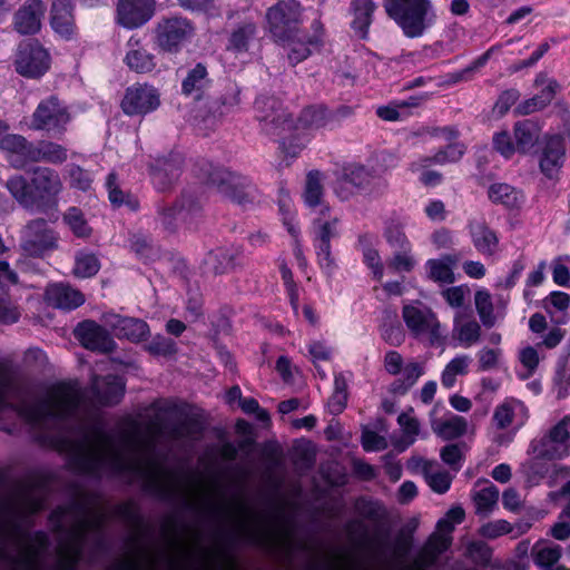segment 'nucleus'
I'll use <instances>...</instances> for the list:
<instances>
[{
  "label": "nucleus",
  "mask_w": 570,
  "mask_h": 570,
  "mask_svg": "<svg viewBox=\"0 0 570 570\" xmlns=\"http://www.w3.org/2000/svg\"><path fill=\"white\" fill-rule=\"evenodd\" d=\"M156 433L154 424L142 425L128 420L121 423L116 435H110L94 420L82 423L73 438H61L57 443L59 450L68 453L85 473L128 472L165 497L177 492L180 481L155 456Z\"/></svg>",
  "instance_id": "1"
},
{
  "label": "nucleus",
  "mask_w": 570,
  "mask_h": 570,
  "mask_svg": "<svg viewBox=\"0 0 570 570\" xmlns=\"http://www.w3.org/2000/svg\"><path fill=\"white\" fill-rule=\"evenodd\" d=\"M104 522V515L96 510L78 512L65 541L58 551L55 570H73L80 559L88 532L97 531ZM46 546V535L37 533L32 538L18 528L4 525L0 532V560L11 570H43L40 556Z\"/></svg>",
  "instance_id": "2"
},
{
  "label": "nucleus",
  "mask_w": 570,
  "mask_h": 570,
  "mask_svg": "<svg viewBox=\"0 0 570 570\" xmlns=\"http://www.w3.org/2000/svg\"><path fill=\"white\" fill-rule=\"evenodd\" d=\"M6 188L23 208L46 212L57 208L63 183L57 170L36 167L29 180L19 174L9 177Z\"/></svg>",
  "instance_id": "3"
},
{
  "label": "nucleus",
  "mask_w": 570,
  "mask_h": 570,
  "mask_svg": "<svg viewBox=\"0 0 570 570\" xmlns=\"http://www.w3.org/2000/svg\"><path fill=\"white\" fill-rule=\"evenodd\" d=\"M11 409L37 428L51 426V389L42 399L22 395L12 375L0 366V413Z\"/></svg>",
  "instance_id": "4"
},
{
  "label": "nucleus",
  "mask_w": 570,
  "mask_h": 570,
  "mask_svg": "<svg viewBox=\"0 0 570 570\" xmlns=\"http://www.w3.org/2000/svg\"><path fill=\"white\" fill-rule=\"evenodd\" d=\"M384 7L410 38L422 36L432 21L429 0H384Z\"/></svg>",
  "instance_id": "5"
},
{
  "label": "nucleus",
  "mask_w": 570,
  "mask_h": 570,
  "mask_svg": "<svg viewBox=\"0 0 570 570\" xmlns=\"http://www.w3.org/2000/svg\"><path fill=\"white\" fill-rule=\"evenodd\" d=\"M303 9L295 0H281L266 11L267 30L276 42L296 38L302 23Z\"/></svg>",
  "instance_id": "6"
},
{
  "label": "nucleus",
  "mask_w": 570,
  "mask_h": 570,
  "mask_svg": "<svg viewBox=\"0 0 570 570\" xmlns=\"http://www.w3.org/2000/svg\"><path fill=\"white\" fill-rule=\"evenodd\" d=\"M71 120L68 106L56 96L41 100L32 112L27 126L35 131H47L60 136Z\"/></svg>",
  "instance_id": "7"
},
{
  "label": "nucleus",
  "mask_w": 570,
  "mask_h": 570,
  "mask_svg": "<svg viewBox=\"0 0 570 570\" xmlns=\"http://www.w3.org/2000/svg\"><path fill=\"white\" fill-rule=\"evenodd\" d=\"M529 454L546 460H562L570 455V415H566L542 436L531 441Z\"/></svg>",
  "instance_id": "8"
},
{
  "label": "nucleus",
  "mask_w": 570,
  "mask_h": 570,
  "mask_svg": "<svg viewBox=\"0 0 570 570\" xmlns=\"http://www.w3.org/2000/svg\"><path fill=\"white\" fill-rule=\"evenodd\" d=\"M59 235L43 218L29 220L21 229L20 247L31 257H43L58 248Z\"/></svg>",
  "instance_id": "9"
},
{
  "label": "nucleus",
  "mask_w": 570,
  "mask_h": 570,
  "mask_svg": "<svg viewBox=\"0 0 570 570\" xmlns=\"http://www.w3.org/2000/svg\"><path fill=\"white\" fill-rule=\"evenodd\" d=\"M402 316L414 337L425 338L431 345L444 342V328L432 309L406 305L403 307Z\"/></svg>",
  "instance_id": "10"
},
{
  "label": "nucleus",
  "mask_w": 570,
  "mask_h": 570,
  "mask_svg": "<svg viewBox=\"0 0 570 570\" xmlns=\"http://www.w3.org/2000/svg\"><path fill=\"white\" fill-rule=\"evenodd\" d=\"M16 70L23 77H41L50 66L49 53L33 40L20 43L16 60Z\"/></svg>",
  "instance_id": "11"
},
{
  "label": "nucleus",
  "mask_w": 570,
  "mask_h": 570,
  "mask_svg": "<svg viewBox=\"0 0 570 570\" xmlns=\"http://www.w3.org/2000/svg\"><path fill=\"white\" fill-rule=\"evenodd\" d=\"M533 87L538 90L537 94L515 107L518 115L525 116L542 111L552 104L561 90L560 82L547 72H539L535 76Z\"/></svg>",
  "instance_id": "12"
},
{
  "label": "nucleus",
  "mask_w": 570,
  "mask_h": 570,
  "mask_svg": "<svg viewBox=\"0 0 570 570\" xmlns=\"http://www.w3.org/2000/svg\"><path fill=\"white\" fill-rule=\"evenodd\" d=\"M159 105L158 90L148 83H135L127 88L121 100V109L128 116L149 114Z\"/></svg>",
  "instance_id": "13"
},
{
  "label": "nucleus",
  "mask_w": 570,
  "mask_h": 570,
  "mask_svg": "<svg viewBox=\"0 0 570 570\" xmlns=\"http://www.w3.org/2000/svg\"><path fill=\"white\" fill-rule=\"evenodd\" d=\"M212 181L222 195L239 205L253 200L254 187L247 178L240 175L219 169L213 174Z\"/></svg>",
  "instance_id": "14"
},
{
  "label": "nucleus",
  "mask_w": 570,
  "mask_h": 570,
  "mask_svg": "<svg viewBox=\"0 0 570 570\" xmlns=\"http://www.w3.org/2000/svg\"><path fill=\"white\" fill-rule=\"evenodd\" d=\"M194 27L187 19L168 18L158 23L156 39L158 46L166 51H175L194 35Z\"/></svg>",
  "instance_id": "15"
},
{
  "label": "nucleus",
  "mask_w": 570,
  "mask_h": 570,
  "mask_svg": "<svg viewBox=\"0 0 570 570\" xmlns=\"http://www.w3.org/2000/svg\"><path fill=\"white\" fill-rule=\"evenodd\" d=\"M570 139V131L567 135H553L546 139L539 158L540 171L548 179H558L566 161L564 140Z\"/></svg>",
  "instance_id": "16"
},
{
  "label": "nucleus",
  "mask_w": 570,
  "mask_h": 570,
  "mask_svg": "<svg viewBox=\"0 0 570 570\" xmlns=\"http://www.w3.org/2000/svg\"><path fill=\"white\" fill-rule=\"evenodd\" d=\"M529 417L527 406L514 397L504 399L499 403L492 415L493 424L499 430H519Z\"/></svg>",
  "instance_id": "17"
},
{
  "label": "nucleus",
  "mask_w": 570,
  "mask_h": 570,
  "mask_svg": "<svg viewBox=\"0 0 570 570\" xmlns=\"http://www.w3.org/2000/svg\"><path fill=\"white\" fill-rule=\"evenodd\" d=\"M453 527L449 520H440L436 525V531L430 537L428 543L422 552L415 560V566L419 570H424L431 566L451 544V532Z\"/></svg>",
  "instance_id": "18"
},
{
  "label": "nucleus",
  "mask_w": 570,
  "mask_h": 570,
  "mask_svg": "<svg viewBox=\"0 0 570 570\" xmlns=\"http://www.w3.org/2000/svg\"><path fill=\"white\" fill-rule=\"evenodd\" d=\"M154 14V0H119L117 21L125 28H138Z\"/></svg>",
  "instance_id": "19"
},
{
  "label": "nucleus",
  "mask_w": 570,
  "mask_h": 570,
  "mask_svg": "<svg viewBox=\"0 0 570 570\" xmlns=\"http://www.w3.org/2000/svg\"><path fill=\"white\" fill-rule=\"evenodd\" d=\"M255 107L262 115L258 117L264 122V129L268 135H282L292 127V120L281 110L277 101L273 98H259Z\"/></svg>",
  "instance_id": "20"
},
{
  "label": "nucleus",
  "mask_w": 570,
  "mask_h": 570,
  "mask_svg": "<svg viewBox=\"0 0 570 570\" xmlns=\"http://www.w3.org/2000/svg\"><path fill=\"white\" fill-rule=\"evenodd\" d=\"M0 148L7 153L8 161L17 169L35 160L36 144L17 134H7L0 140Z\"/></svg>",
  "instance_id": "21"
},
{
  "label": "nucleus",
  "mask_w": 570,
  "mask_h": 570,
  "mask_svg": "<svg viewBox=\"0 0 570 570\" xmlns=\"http://www.w3.org/2000/svg\"><path fill=\"white\" fill-rule=\"evenodd\" d=\"M438 407L434 406L430 413V424L433 433L443 440H454L463 436L469 431V423L465 417L452 412L444 413L438 417Z\"/></svg>",
  "instance_id": "22"
},
{
  "label": "nucleus",
  "mask_w": 570,
  "mask_h": 570,
  "mask_svg": "<svg viewBox=\"0 0 570 570\" xmlns=\"http://www.w3.org/2000/svg\"><path fill=\"white\" fill-rule=\"evenodd\" d=\"M76 337L88 350L109 352L114 350L115 342L100 325L92 321L80 323L75 330Z\"/></svg>",
  "instance_id": "23"
},
{
  "label": "nucleus",
  "mask_w": 570,
  "mask_h": 570,
  "mask_svg": "<svg viewBox=\"0 0 570 570\" xmlns=\"http://www.w3.org/2000/svg\"><path fill=\"white\" fill-rule=\"evenodd\" d=\"M46 6L41 0H27L14 14V28L21 35H32L40 30Z\"/></svg>",
  "instance_id": "24"
},
{
  "label": "nucleus",
  "mask_w": 570,
  "mask_h": 570,
  "mask_svg": "<svg viewBox=\"0 0 570 570\" xmlns=\"http://www.w3.org/2000/svg\"><path fill=\"white\" fill-rule=\"evenodd\" d=\"M126 48L127 51L124 62L131 71L149 73L156 68L155 56L146 49L138 37H130L126 43Z\"/></svg>",
  "instance_id": "25"
},
{
  "label": "nucleus",
  "mask_w": 570,
  "mask_h": 570,
  "mask_svg": "<svg viewBox=\"0 0 570 570\" xmlns=\"http://www.w3.org/2000/svg\"><path fill=\"white\" fill-rule=\"evenodd\" d=\"M313 214L314 244H331V239L338 236V216L328 206H323Z\"/></svg>",
  "instance_id": "26"
},
{
  "label": "nucleus",
  "mask_w": 570,
  "mask_h": 570,
  "mask_svg": "<svg viewBox=\"0 0 570 570\" xmlns=\"http://www.w3.org/2000/svg\"><path fill=\"white\" fill-rule=\"evenodd\" d=\"M45 298L48 305L61 309H73L85 302V297L79 291L66 284L49 285Z\"/></svg>",
  "instance_id": "27"
},
{
  "label": "nucleus",
  "mask_w": 570,
  "mask_h": 570,
  "mask_svg": "<svg viewBox=\"0 0 570 570\" xmlns=\"http://www.w3.org/2000/svg\"><path fill=\"white\" fill-rule=\"evenodd\" d=\"M180 171L181 161L178 157L158 158L150 168L153 183L159 190H165L175 183Z\"/></svg>",
  "instance_id": "28"
},
{
  "label": "nucleus",
  "mask_w": 570,
  "mask_h": 570,
  "mask_svg": "<svg viewBox=\"0 0 570 570\" xmlns=\"http://www.w3.org/2000/svg\"><path fill=\"white\" fill-rule=\"evenodd\" d=\"M51 27L63 39H71L77 31L70 0H55L51 9Z\"/></svg>",
  "instance_id": "29"
},
{
  "label": "nucleus",
  "mask_w": 570,
  "mask_h": 570,
  "mask_svg": "<svg viewBox=\"0 0 570 570\" xmlns=\"http://www.w3.org/2000/svg\"><path fill=\"white\" fill-rule=\"evenodd\" d=\"M314 35L305 41H295L293 38L289 43L288 60L292 65H297L307 59L313 51L320 50L323 46V28L318 21L313 23Z\"/></svg>",
  "instance_id": "30"
},
{
  "label": "nucleus",
  "mask_w": 570,
  "mask_h": 570,
  "mask_svg": "<svg viewBox=\"0 0 570 570\" xmlns=\"http://www.w3.org/2000/svg\"><path fill=\"white\" fill-rule=\"evenodd\" d=\"M109 324L117 337L127 338L131 342H140L149 333L147 323L138 318L116 315L110 320Z\"/></svg>",
  "instance_id": "31"
},
{
  "label": "nucleus",
  "mask_w": 570,
  "mask_h": 570,
  "mask_svg": "<svg viewBox=\"0 0 570 570\" xmlns=\"http://www.w3.org/2000/svg\"><path fill=\"white\" fill-rule=\"evenodd\" d=\"M98 402L101 405L117 404L125 392V382L119 376L108 375L104 379L96 377L92 382Z\"/></svg>",
  "instance_id": "32"
},
{
  "label": "nucleus",
  "mask_w": 570,
  "mask_h": 570,
  "mask_svg": "<svg viewBox=\"0 0 570 570\" xmlns=\"http://www.w3.org/2000/svg\"><path fill=\"white\" fill-rule=\"evenodd\" d=\"M469 229L472 243L479 253L484 256H493L497 253L499 238L483 222H471Z\"/></svg>",
  "instance_id": "33"
},
{
  "label": "nucleus",
  "mask_w": 570,
  "mask_h": 570,
  "mask_svg": "<svg viewBox=\"0 0 570 570\" xmlns=\"http://www.w3.org/2000/svg\"><path fill=\"white\" fill-rule=\"evenodd\" d=\"M458 263V257L445 255L441 258H431L425 262V271L429 279L439 284H452L455 281L453 266Z\"/></svg>",
  "instance_id": "34"
},
{
  "label": "nucleus",
  "mask_w": 570,
  "mask_h": 570,
  "mask_svg": "<svg viewBox=\"0 0 570 570\" xmlns=\"http://www.w3.org/2000/svg\"><path fill=\"white\" fill-rule=\"evenodd\" d=\"M200 205L193 199H184L179 206H163L159 207L158 214L163 226L166 229H173L176 226V220H187L189 216L199 212Z\"/></svg>",
  "instance_id": "35"
},
{
  "label": "nucleus",
  "mask_w": 570,
  "mask_h": 570,
  "mask_svg": "<svg viewBox=\"0 0 570 570\" xmlns=\"http://www.w3.org/2000/svg\"><path fill=\"white\" fill-rule=\"evenodd\" d=\"M488 196L494 204H500L508 209H519L524 203L521 190L504 183H495L489 187Z\"/></svg>",
  "instance_id": "36"
},
{
  "label": "nucleus",
  "mask_w": 570,
  "mask_h": 570,
  "mask_svg": "<svg viewBox=\"0 0 570 570\" xmlns=\"http://www.w3.org/2000/svg\"><path fill=\"white\" fill-rule=\"evenodd\" d=\"M481 336V326L472 317L458 315L454 318L453 337L464 347L476 344Z\"/></svg>",
  "instance_id": "37"
},
{
  "label": "nucleus",
  "mask_w": 570,
  "mask_h": 570,
  "mask_svg": "<svg viewBox=\"0 0 570 570\" xmlns=\"http://www.w3.org/2000/svg\"><path fill=\"white\" fill-rule=\"evenodd\" d=\"M540 136V128L531 120L519 121L514 126L515 150L527 154L537 145Z\"/></svg>",
  "instance_id": "38"
},
{
  "label": "nucleus",
  "mask_w": 570,
  "mask_h": 570,
  "mask_svg": "<svg viewBox=\"0 0 570 570\" xmlns=\"http://www.w3.org/2000/svg\"><path fill=\"white\" fill-rule=\"evenodd\" d=\"M209 83L210 80L206 67L202 63H197L188 71L186 78L183 80L181 90L184 95L194 96L198 99L209 87Z\"/></svg>",
  "instance_id": "39"
},
{
  "label": "nucleus",
  "mask_w": 570,
  "mask_h": 570,
  "mask_svg": "<svg viewBox=\"0 0 570 570\" xmlns=\"http://www.w3.org/2000/svg\"><path fill=\"white\" fill-rule=\"evenodd\" d=\"M424 363L417 362L413 358L409 360L402 373L391 384V392L401 395L405 394L424 374Z\"/></svg>",
  "instance_id": "40"
},
{
  "label": "nucleus",
  "mask_w": 570,
  "mask_h": 570,
  "mask_svg": "<svg viewBox=\"0 0 570 570\" xmlns=\"http://www.w3.org/2000/svg\"><path fill=\"white\" fill-rule=\"evenodd\" d=\"M323 179L324 176L318 170H312L306 176L303 198L306 206L312 209V213H315L321 207L326 206L323 203Z\"/></svg>",
  "instance_id": "41"
},
{
  "label": "nucleus",
  "mask_w": 570,
  "mask_h": 570,
  "mask_svg": "<svg viewBox=\"0 0 570 570\" xmlns=\"http://www.w3.org/2000/svg\"><path fill=\"white\" fill-rule=\"evenodd\" d=\"M534 563L542 570H561L558 562L561 558V548L558 544L539 542L532 549Z\"/></svg>",
  "instance_id": "42"
},
{
  "label": "nucleus",
  "mask_w": 570,
  "mask_h": 570,
  "mask_svg": "<svg viewBox=\"0 0 570 570\" xmlns=\"http://www.w3.org/2000/svg\"><path fill=\"white\" fill-rule=\"evenodd\" d=\"M464 154V148L460 144L449 145L445 149L438 151L432 157H421L410 166L412 171H419L432 164L444 165L446 163L458 161Z\"/></svg>",
  "instance_id": "43"
},
{
  "label": "nucleus",
  "mask_w": 570,
  "mask_h": 570,
  "mask_svg": "<svg viewBox=\"0 0 570 570\" xmlns=\"http://www.w3.org/2000/svg\"><path fill=\"white\" fill-rule=\"evenodd\" d=\"M67 158V148L60 144L49 140H41L36 144L33 163H49L52 165H60L65 163Z\"/></svg>",
  "instance_id": "44"
},
{
  "label": "nucleus",
  "mask_w": 570,
  "mask_h": 570,
  "mask_svg": "<svg viewBox=\"0 0 570 570\" xmlns=\"http://www.w3.org/2000/svg\"><path fill=\"white\" fill-rule=\"evenodd\" d=\"M352 6L354 10L352 28L360 38L364 39L372 22L374 3L372 0H353Z\"/></svg>",
  "instance_id": "45"
},
{
  "label": "nucleus",
  "mask_w": 570,
  "mask_h": 570,
  "mask_svg": "<svg viewBox=\"0 0 570 570\" xmlns=\"http://www.w3.org/2000/svg\"><path fill=\"white\" fill-rule=\"evenodd\" d=\"M417 266V258L413 253V247L406 246L397 248L386 261V267L394 274H409Z\"/></svg>",
  "instance_id": "46"
},
{
  "label": "nucleus",
  "mask_w": 570,
  "mask_h": 570,
  "mask_svg": "<svg viewBox=\"0 0 570 570\" xmlns=\"http://www.w3.org/2000/svg\"><path fill=\"white\" fill-rule=\"evenodd\" d=\"M472 358L465 354L452 358L441 374L442 385L446 389L453 387L458 376L468 374Z\"/></svg>",
  "instance_id": "47"
},
{
  "label": "nucleus",
  "mask_w": 570,
  "mask_h": 570,
  "mask_svg": "<svg viewBox=\"0 0 570 570\" xmlns=\"http://www.w3.org/2000/svg\"><path fill=\"white\" fill-rule=\"evenodd\" d=\"M472 498L475 505V512L479 515L487 517L497 508L499 489L495 485L488 483L484 488L475 491Z\"/></svg>",
  "instance_id": "48"
},
{
  "label": "nucleus",
  "mask_w": 570,
  "mask_h": 570,
  "mask_svg": "<svg viewBox=\"0 0 570 570\" xmlns=\"http://www.w3.org/2000/svg\"><path fill=\"white\" fill-rule=\"evenodd\" d=\"M256 24L252 21H246L239 24L229 36L227 49L237 52H245L248 50L249 41L256 36Z\"/></svg>",
  "instance_id": "49"
},
{
  "label": "nucleus",
  "mask_w": 570,
  "mask_h": 570,
  "mask_svg": "<svg viewBox=\"0 0 570 570\" xmlns=\"http://www.w3.org/2000/svg\"><path fill=\"white\" fill-rule=\"evenodd\" d=\"M423 472L430 488L436 493H445L451 485L452 478L446 471L440 470L433 462H423Z\"/></svg>",
  "instance_id": "50"
},
{
  "label": "nucleus",
  "mask_w": 570,
  "mask_h": 570,
  "mask_svg": "<svg viewBox=\"0 0 570 570\" xmlns=\"http://www.w3.org/2000/svg\"><path fill=\"white\" fill-rule=\"evenodd\" d=\"M518 361L521 370L518 375L522 380H527L534 374L540 363L539 347L531 345L522 346L518 352Z\"/></svg>",
  "instance_id": "51"
},
{
  "label": "nucleus",
  "mask_w": 570,
  "mask_h": 570,
  "mask_svg": "<svg viewBox=\"0 0 570 570\" xmlns=\"http://www.w3.org/2000/svg\"><path fill=\"white\" fill-rule=\"evenodd\" d=\"M278 205H279V210L283 216L284 225L286 226L288 233L293 237H296L297 235H299V227L296 222V215L293 210L292 199L289 197L288 191L285 190L284 188L279 189Z\"/></svg>",
  "instance_id": "52"
},
{
  "label": "nucleus",
  "mask_w": 570,
  "mask_h": 570,
  "mask_svg": "<svg viewBox=\"0 0 570 570\" xmlns=\"http://www.w3.org/2000/svg\"><path fill=\"white\" fill-rule=\"evenodd\" d=\"M238 252L229 248H218L208 255V264L216 273H225L234 268Z\"/></svg>",
  "instance_id": "53"
},
{
  "label": "nucleus",
  "mask_w": 570,
  "mask_h": 570,
  "mask_svg": "<svg viewBox=\"0 0 570 570\" xmlns=\"http://www.w3.org/2000/svg\"><path fill=\"white\" fill-rule=\"evenodd\" d=\"M397 423L402 431L404 448L413 444L420 434V422L413 415V409L401 413L397 417Z\"/></svg>",
  "instance_id": "54"
},
{
  "label": "nucleus",
  "mask_w": 570,
  "mask_h": 570,
  "mask_svg": "<svg viewBox=\"0 0 570 570\" xmlns=\"http://www.w3.org/2000/svg\"><path fill=\"white\" fill-rule=\"evenodd\" d=\"M474 304L482 324L487 327L493 326L497 320L493 314L491 294L485 289L476 291L474 295Z\"/></svg>",
  "instance_id": "55"
},
{
  "label": "nucleus",
  "mask_w": 570,
  "mask_h": 570,
  "mask_svg": "<svg viewBox=\"0 0 570 570\" xmlns=\"http://www.w3.org/2000/svg\"><path fill=\"white\" fill-rule=\"evenodd\" d=\"M63 220L77 237H89L91 234V227L85 218L81 209L77 207H70L63 215Z\"/></svg>",
  "instance_id": "56"
},
{
  "label": "nucleus",
  "mask_w": 570,
  "mask_h": 570,
  "mask_svg": "<svg viewBox=\"0 0 570 570\" xmlns=\"http://www.w3.org/2000/svg\"><path fill=\"white\" fill-rule=\"evenodd\" d=\"M100 263L98 258L87 252H79L75 258L73 274L77 277L88 278L98 273Z\"/></svg>",
  "instance_id": "57"
},
{
  "label": "nucleus",
  "mask_w": 570,
  "mask_h": 570,
  "mask_svg": "<svg viewBox=\"0 0 570 570\" xmlns=\"http://www.w3.org/2000/svg\"><path fill=\"white\" fill-rule=\"evenodd\" d=\"M106 186L108 189V197L110 203L115 207H120L122 205H128L131 209L138 208V202L136 198L131 197L129 194H125L117 184V177L114 173L109 174L107 177Z\"/></svg>",
  "instance_id": "58"
},
{
  "label": "nucleus",
  "mask_w": 570,
  "mask_h": 570,
  "mask_svg": "<svg viewBox=\"0 0 570 570\" xmlns=\"http://www.w3.org/2000/svg\"><path fill=\"white\" fill-rule=\"evenodd\" d=\"M237 509L240 514L239 522L242 523L243 527L253 525L257 528L255 529V531H257L258 533L253 534L254 540L264 541L265 539L274 535L272 529L261 520H257L256 517L253 515V513L248 511V509L243 503H239Z\"/></svg>",
  "instance_id": "59"
},
{
  "label": "nucleus",
  "mask_w": 570,
  "mask_h": 570,
  "mask_svg": "<svg viewBox=\"0 0 570 570\" xmlns=\"http://www.w3.org/2000/svg\"><path fill=\"white\" fill-rule=\"evenodd\" d=\"M383 235L391 247L402 248L412 245L404 233L403 224H401L396 219H391L386 222Z\"/></svg>",
  "instance_id": "60"
},
{
  "label": "nucleus",
  "mask_w": 570,
  "mask_h": 570,
  "mask_svg": "<svg viewBox=\"0 0 570 570\" xmlns=\"http://www.w3.org/2000/svg\"><path fill=\"white\" fill-rule=\"evenodd\" d=\"M374 176L362 165H350L344 169V179L357 188H366Z\"/></svg>",
  "instance_id": "61"
},
{
  "label": "nucleus",
  "mask_w": 570,
  "mask_h": 570,
  "mask_svg": "<svg viewBox=\"0 0 570 570\" xmlns=\"http://www.w3.org/2000/svg\"><path fill=\"white\" fill-rule=\"evenodd\" d=\"M299 121L309 128H322L328 125L327 110L323 107H311L303 111Z\"/></svg>",
  "instance_id": "62"
},
{
  "label": "nucleus",
  "mask_w": 570,
  "mask_h": 570,
  "mask_svg": "<svg viewBox=\"0 0 570 570\" xmlns=\"http://www.w3.org/2000/svg\"><path fill=\"white\" fill-rule=\"evenodd\" d=\"M363 262L371 269L373 278L381 282L384 276V264L379 250L373 247L364 248Z\"/></svg>",
  "instance_id": "63"
},
{
  "label": "nucleus",
  "mask_w": 570,
  "mask_h": 570,
  "mask_svg": "<svg viewBox=\"0 0 570 570\" xmlns=\"http://www.w3.org/2000/svg\"><path fill=\"white\" fill-rule=\"evenodd\" d=\"M552 276L556 284L563 287L570 286V256H561L552 263Z\"/></svg>",
  "instance_id": "64"
}]
</instances>
